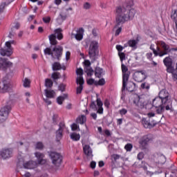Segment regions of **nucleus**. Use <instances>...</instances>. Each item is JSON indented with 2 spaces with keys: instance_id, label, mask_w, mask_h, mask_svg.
I'll list each match as a JSON object with an SVG mask.
<instances>
[{
  "instance_id": "obj_6",
  "label": "nucleus",
  "mask_w": 177,
  "mask_h": 177,
  "mask_svg": "<svg viewBox=\"0 0 177 177\" xmlns=\"http://www.w3.org/2000/svg\"><path fill=\"white\" fill-rule=\"evenodd\" d=\"M99 41L93 40L90 42L88 48V56L91 60H96V56H99Z\"/></svg>"
},
{
  "instance_id": "obj_53",
  "label": "nucleus",
  "mask_w": 177,
  "mask_h": 177,
  "mask_svg": "<svg viewBox=\"0 0 177 177\" xmlns=\"http://www.w3.org/2000/svg\"><path fill=\"white\" fill-rule=\"evenodd\" d=\"M42 19L44 23H46V24L50 23V17H43Z\"/></svg>"
},
{
  "instance_id": "obj_41",
  "label": "nucleus",
  "mask_w": 177,
  "mask_h": 177,
  "mask_svg": "<svg viewBox=\"0 0 177 177\" xmlns=\"http://www.w3.org/2000/svg\"><path fill=\"white\" fill-rule=\"evenodd\" d=\"M51 78H53V80H59V78H60V73L59 72L53 73L51 75Z\"/></svg>"
},
{
  "instance_id": "obj_61",
  "label": "nucleus",
  "mask_w": 177,
  "mask_h": 177,
  "mask_svg": "<svg viewBox=\"0 0 177 177\" xmlns=\"http://www.w3.org/2000/svg\"><path fill=\"white\" fill-rule=\"evenodd\" d=\"M97 113H98V114H103V106L97 108Z\"/></svg>"
},
{
  "instance_id": "obj_35",
  "label": "nucleus",
  "mask_w": 177,
  "mask_h": 177,
  "mask_svg": "<svg viewBox=\"0 0 177 177\" xmlns=\"http://www.w3.org/2000/svg\"><path fill=\"white\" fill-rule=\"evenodd\" d=\"M13 2V0L11 1L3 2L0 5V15L3 12V9H5V6H8V5H10Z\"/></svg>"
},
{
  "instance_id": "obj_46",
  "label": "nucleus",
  "mask_w": 177,
  "mask_h": 177,
  "mask_svg": "<svg viewBox=\"0 0 177 177\" xmlns=\"http://www.w3.org/2000/svg\"><path fill=\"white\" fill-rule=\"evenodd\" d=\"M140 39V37H139V35H137L136 37V39L133 40V49H136V44H138Z\"/></svg>"
},
{
  "instance_id": "obj_26",
  "label": "nucleus",
  "mask_w": 177,
  "mask_h": 177,
  "mask_svg": "<svg viewBox=\"0 0 177 177\" xmlns=\"http://www.w3.org/2000/svg\"><path fill=\"white\" fill-rule=\"evenodd\" d=\"M85 122H86V116H85V115H80L76 119V124H80V125H84Z\"/></svg>"
},
{
  "instance_id": "obj_10",
  "label": "nucleus",
  "mask_w": 177,
  "mask_h": 177,
  "mask_svg": "<svg viewBox=\"0 0 177 177\" xmlns=\"http://www.w3.org/2000/svg\"><path fill=\"white\" fill-rule=\"evenodd\" d=\"M151 140H153V136L151 134H148L141 138L139 143L142 149L146 150L149 146V142H151Z\"/></svg>"
},
{
  "instance_id": "obj_45",
  "label": "nucleus",
  "mask_w": 177,
  "mask_h": 177,
  "mask_svg": "<svg viewBox=\"0 0 177 177\" xmlns=\"http://www.w3.org/2000/svg\"><path fill=\"white\" fill-rule=\"evenodd\" d=\"M71 127L72 131H77V130L80 131V126H78L77 123H73Z\"/></svg>"
},
{
  "instance_id": "obj_55",
  "label": "nucleus",
  "mask_w": 177,
  "mask_h": 177,
  "mask_svg": "<svg viewBox=\"0 0 177 177\" xmlns=\"http://www.w3.org/2000/svg\"><path fill=\"white\" fill-rule=\"evenodd\" d=\"M91 108L93 109V110H97V105H96V103H95V102H91Z\"/></svg>"
},
{
  "instance_id": "obj_62",
  "label": "nucleus",
  "mask_w": 177,
  "mask_h": 177,
  "mask_svg": "<svg viewBox=\"0 0 177 177\" xmlns=\"http://www.w3.org/2000/svg\"><path fill=\"white\" fill-rule=\"evenodd\" d=\"M90 167H91V168H92V169H95V168H96V162L91 161V162L90 164Z\"/></svg>"
},
{
  "instance_id": "obj_47",
  "label": "nucleus",
  "mask_w": 177,
  "mask_h": 177,
  "mask_svg": "<svg viewBox=\"0 0 177 177\" xmlns=\"http://www.w3.org/2000/svg\"><path fill=\"white\" fill-rule=\"evenodd\" d=\"M160 46L164 49V50H169V46L167 44H165V42L164 41L160 42Z\"/></svg>"
},
{
  "instance_id": "obj_31",
  "label": "nucleus",
  "mask_w": 177,
  "mask_h": 177,
  "mask_svg": "<svg viewBox=\"0 0 177 177\" xmlns=\"http://www.w3.org/2000/svg\"><path fill=\"white\" fill-rule=\"evenodd\" d=\"M76 74L77 76L76 81H80V78H82V80H84V77L82 75H84V70H82V68H77L76 70Z\"/></svg>"
},
{
  "instance_id": "obj_50",
  "label": "nucleus",
  "mask_w": 177,
  "mask_h": 177,
  "mask_svg": "<svg viewBox=\"0 0 177 177\" xmlns=\"http://www.w3.org/2000/svg\"><path fill=\"white\" fill-rule=\"evenodd\" d=\"M97 107H103V102L100 98H97Z\"/></svg>"
},
{
  "instance_id": "obj_22",
  "label": "nucleus",
  "mask_w": 177,
  "mask_h": 177,
  "mask_svg": "<svg viewBox=\"0 0 177 177\" xmlns=\"http://www.w3.org/2000/svg\"><path fill=\"white\" fill-rule=\"evenodd\" d=\"M122 24H120V25H118V23L115 22V26L113 27V31H115V37H118V35L121 34V32L122 31Z\"/></svg>"
},
{
  "instance_id": "obj_18",
  "label": "nucleus",
  "mask_w": 177,
  "mask_h": 177,
  "mask_svg": "<svg viewBox=\"0 0 177 177\" xmlns=\"http://www.w3.org/2000/svg\"><path fill=\"white\" fill-rule=\"evenodd\" d=\"M76 34H72L75 38L76 41H82L84 39V32H85V30H84V28H79L77 31Z\"/></svg>"
},
{
  "instance_id": "obj_39",
  "label": "nucleus",
  "mask_w": 177,
  "mask_h": 177,
  "mask_svg": "<svg viewBox=\"0 0 177 177\" xmlns=\"http://www.w3.org/2000/svg\"><path fill=\"white\" fill-rule=\"evenodd\" d=\"M128 46L133 49V39H130L126 44H124V48H128Z\"/></svg>"
},
{
  "instance_id": "obj_29",
  "label": "nucleus",
  "mask_w": 177,
  "mask_h": 177,
  "mask_svg": "<svg viewBox=\"0 0 177 177\" xmlns=\"http://www.w3.org/2000/svg\"><path fill=\"white\" fill-rule=\"evenodd\" d=\"M142 125L146 129H150L153 128V127H154V125H156V124H152L151 123H150V120L144 119V120H142Z\"/></svg>"
},
{
  "instance_id": "obj_59",
  "label": "nucleus",
  "mask_w": 177,
  "mask_h": 177,
  "mask_svg": "<svg viewBox=\"0 0 177 177\" xmlns=\"http://www.w3.org/2000/svg\"><path fill=\"white\" fill-rule=\"evenodd\" d=\"M171 19H172L173 20H176V19H177L176 10H174V13L171 14Z\"/></svg>"
},
{
  "instance_id": "obj_42",
  "label": "nucleus",
  "mask_w": 177,
  "mask_h": 177,
  "mask_svg": "<svg viewBox=\"0 0 177 177\" xmlns=\"http://www.w3.org/2000/svg\"><path fill=\"white\" fill-rule=\"evenodd\" d=\"M118 52H119V53H122V50H124V49H125V44H124V46H121V45H116L115 46Z\"/></svg>"
},
{
  "instance_id": "obj_52",
  "label": "nucleus",
  "mask_w": 177,
  "mask_h": 177,
  "mask_svg": "<svg viewBox=\"0 0 177 177\" xmlns=\"http://www.w3.org/2000/svg\"><path fill=\"white\" fill-rule=\"evenodd\" d=\"M83 8H84V9H86V10H88V9H91V3L86 2L83 5Z\"/></svg>"
},
{
  "instance_id": "obj_49",
  "label": "nucleus",
  "mask_w": 177,
  "mask_h": 177,
  "mask_svg": "<svg viewBox=\"0 0 177 177\" xmlns=\"http://www.w3.org/2000/svg\"><path fill=\"white\" fill-rule=\"evenodd\" d=\"M132 145L131 144H127L125 146H124V149L125 150H127V151H131V150H132Z\"/></svg>"
},
{
  "instance_id": "obj_4",
  "label": "nucleus",
  "mask_w": 177,
  "mask_h": 177,
  "mask_svg": "<svg viewBox=\"0 0 177 177\" xmlns=\"http://www.w3.org/2000/svg\"><path fill=\"white\" fill-rule=\"evenodd\" d=\"M119 57L122 62V91H128L129 92H133V82H128L129 80V75H131V72L128 71V67L122 63L124 60H125V53H118Z\"/></svg>"
},
{
  "instance_id": "obj_40",
  "label": "nucleus",
  "mask_w": 177,
  "mask_h": 177,
  "mask_svg": "<svg viewBox=\"0 0 177 177\" xmlns=\"http://www.w3.org/2000/svg\"><path fill=\"white\" fill-rule=\"evenodd\" d=\"M177 176V169L175 170H173L171 173V174H169V173L166 172L165 173V177H171V176Z\"/></svg>"
},
{
  "instance_id": "obj_12",
  "label": "nucleus",
  "mask_w": 177,
  "mask_h": 177,
  "mask_svg": "<svg viewBox=\"0 0 177 177\" xmlns=\"http://www.w3.org/2000/svg\"><path fill=\"white\" fill-rule=\"evenodd\" d=\"M10 111V106H3L0 109V123L4 122L8 120V117L9 115V113Z\"/></svg>"
},
{
  "instance_id": "obj_15",
  "label": "nucleus",
  "mask_w": 177,
  "mask_h": 177,
  "mask_svg": "<svg viewBox=\"0 0 177 177\" xmlns=\"http://www.w3.org/2000/svg\"><path fill=\"white\" fill-rule=\"evenodd\" d=\"M66 129V124L64 122H61L59 124V129L56 131V140L60 142V139L63 138V131Z\"/></svg>"
},
{
  "instance_id": "obj_37",
  "label": "nucleus",
  "mask_w": 177,
  "mask_h": 177,
  "mask_svg": "<svg viewBox=\"0 0 177 177\" xmlns=\"http://www.w3.org/2000/svg\"><path fill=\"white\" fill-rule=\"evenodd\" d=\"M140 88L145 91H149V89H150V84L147 82H142L140 85Z\"/></svg>"
},
{
  "instance_id": "obj_56",
  "label": "nucleus",
  "mask_w": 177,
  "mask_h": 177,
  "mask_svg": "<svg viewBox=\"0 0 177 177\" xmlns=\"http://www.w3.org/2000/svg\"><path fill=\"white\" fill-rule=\"evenodd\" d=\"M87 84H88V85H93V84H96V82H95L94 79H88L87 80Z\"/></svg>"
},
{
  "instance_id": "obj_60",
  "label": "nucleus",
  "mask_w": 177,
  "mask_h": 177,
  "mask_svg": "<svg viewBox=\"0 0 177 177\" xmlns=\"http://www.w3.org/2000/svg\"><path fill=\"white\" fill-rule=\"evenodd\" d=\"M143 157H145V154H143V152H140L138 154V160H143Z\"/></svg>"
},
{
  "instance_id": "obj_44",
  "label": "nucleus",
  "mask_w": 177,
  "mask_h": 177,
  "mask_svg": "<svg viewBox=\"0 0 177 177\" xmlns=\"http://www.w3.org/2000/svg\"><path fill=\"white\" fill-rule=\"evenodd\" d=\"M35 147L38 150H42V149H44V144L41 142H38L36 143Z\"/></svg>"
},
{
  "instance_id": "obj_16",
  "label": "nucleus",
  "mask_w": 177,
  "mask_h": 177,
  "mask_svg": "<svg viewBox=\"0 0 177 177\" xmlns=\"http://www.w3.org/2000/svg\"><path fill=\"white\" fill-rule=\"evenodd\" d=\"M13 66V64L6 58H0V70H3V71H6V68L9 67H12Z\"/></svg>"
},
{
  "instance_id": "obj_30",
  "label": "nucleus",
  "mask_w": 177,
  "mask_h": 177,
  "mask_svg": "<svg viewBox=\"0 0 177 177\" xmlns=\"http://www.w3.org/2000/svg\"><path fill=\"white\" fill-rule=\"evenodd\" d=\"M70 136H71V139L73 140V142H78V140L81 139V136L80 135V133H71Z\"/></svg>"
},
{
  "instance_id": "obj_3",
  "label": "nucleus",
  "mask_w": 177,
  "mask_h": 177,
  "mask_svg": "<svg viewBox=\"0 0 177 177\" xmlns=\"http://www.w3.org/2000/svg\"><path fill=\"white\" fill-rule=\"evenodd\" d=\"M35 156L36 158H37V162L34 160H29L24 162V159L21 158L18 159L19 160L17 163V167L19 168H21L22 165L25 169H35V168L38 167V164L40 165H44V164H46V159H44L45 157L44 153L36 152L35 153Z\"/></svg>"
},
{
  "instance_id": "obj_11",
  "label": "nucleus",
  "mask_w": 177,
  "mask_h": 177,
  "mask_svg": "<svg viewBox=\"0 0 177 177\" xmlns=\"http://www.w3.org/2000/svg\"><path fill=\"white\" fill-rule=\"evenodd\" d=\"M147 78L145 71H135L133 73V80L136 82H143Z\"/></svg>"
},
{
  "instance_id": "obj_38",
  "label": "nucleus",
  "mask_w": 177,
  "mask_h": 177,
  "mask_svg": "<svg viewBox=\"0 0 177 177\" xmlns=\"http://www.w3.org/2000/svg\"><path fill=\"white\" fill-rule=\"evenodd\" d=\"M45 86H46V88H52V86H53V82H52V80L46 79Z\"/></svg>"
},
{
  "instance_id": "obj_1",
  "label": "nucleus",
  "mask_w": 177,
  "mask_h": 177,
  "mask_svg": "<svg viewBox=\"0 0 177 177\" xmlns=\"http://www.w3.org/2000/svg\"><path fill=\"white\" fill-rule=\"evenodd\" d=\"M63 29L58 28L54 30V34H51L48 36V39L50 45L55 47L52 48H46L44 50L45 56H51L53 59L60 60V57L63 55V47L61 46H56L57 40L62 41L63 39ZM57 38V39H56Z\"/></svg>"
},
{
  "instance_id": "obj_48",
  "label": "nucleus",
  "mask_w": 177,
  "mask_h": 177,
  "mask_svg": "<svg viewBox=\"0 0 177 177\" xmlns=\"http://www.w3.org/2000/svg\"><path fill=\"white\" fill-rule=\"evenodd\" d=\"M58 91H60L61 92H64V91H66V84H60L58 86Z\"/></svg>"
},
{
  "instance_id": "obj_19",
  "label": "nucleus",
  "mask_w": 177,
  "mask_h": 177,
  "mask_svg": "<svg viewBox=\"0 0 177 177\" xmlns=\"http://www.w3.org/2000/svg\"><path fill=\"white\" fill-rule=\"evenodd\" d=\"M167 67V73H169L170 74H172V77L174 80H176V77L175 75H177V64H176V69L172 66V65L166 66Z\"/></svg>"
},
{
  "instance_id": "obj_14",
  "label": "nucleus",
  "mask_w": 177,
  "mask_h": 177,
  "mask_svg": "<svg viewBox=\"0 0 177 177\" xmlns=\"http://www.w3.org/2000/svg\"><path fill=\"white\" fill-rule=\"evenodd\" d=\"M13 155V150L9 148H5L0 151V157L3 158V160H8V158H10Z\"/></svg>"
},
{
  "instance_id": "obj_32",
  "label": "nucleus",
  "mask_w": 177,
  "mask_h": 177,
  "mask_svg": "<svg viewBox=\"0 0 177 177\" xmlns=\"http://www.w3.org/2000/svg\"><path fill=\"white\" fill-rule=\"evenodd\" d=\"M62 19V21H64L66 19H67V12L62 11L59 13L58 18L57 19V21Z\"/></svg>"
},
{
  "instance_id": "obj_33",
  "label": "nucleus",
  "mask_w": 177,
  "mask_h": 177,
  "mask_svg": "<svg viewBox=\"0 0 177 177\" xmlns=\"http://www.w3.org/2000/svg\"><path fill=\"white\" fill-rule=\"evenodd\" d=\"M163 63L166 67L168 66H172V59L169 57H167L163 59Z\"/></svg>"
},
{
  "instance_id": "obj_9",
  "label": "nucleus",
  "mask_w": 177,
  "mask_h": 177,
  "mask_svg": "<svg viewBox=\"0 0 177 177\" xmlns=\"http://www.w3.org/2000/svg\"><path fill=\"white\" fill-rule=\"evenodd\" d=\"M49 157L52 160V163L56 167H59L62 164V161H63V156L57 152H49Z\"/></svg>"
},
{
  "instance_id": "obj_64",
  "label": "nucleus",
  "mask_w": 177,
  "mask_h": 177,
  "mask_svg": "<svg viewBox=\"0 0 177 177\" xmlns=\"http://www.w3.org/2000/svg\"><path fill=\"white\" fill-rule=\"evenodd\" d=\"M70 56H71V53L70 51H66V60L70 59Z\"/></svg>"
},
{
  "instance_id": "obj_34",
  "label": "nucleus",
  "mask_w": 177,
  "mask_h": 177,
  "mask_svg": "<svg viewBox=\"0 0 177 177\" xmlns=\"http://www.w3.org/2000/svg\"><path fill=\"white\" fill-rule=\"evenodd\" d=\"M85 73L87 74L88 77H92V75H93V69L88 66L85 68Z\"/></svg>"
},
{
  "instance_id": "obj_25",
  "label": "nucleus",
  "mask_w": 177,
  "mask_h": 177,
  "mask_svg": "<svg viewBox=\"0 0 177 177\" xmlns=\"http://www.w3.org/2000/svg\"><path fill=\"white\" fill-rule=\"evenodd\" d=\"M95 75L97 77V78H102V77L104 75V71H103V68L100 67H96L95 71Z\"/></svg>"
},
{
  "instance_id": "obj_54",
  "label": "nucleus",
  "mask_w": 177,
  "mask_h": 177,
  "mask_svg": "<svg viewBox=\"0 0 177 177\" xmlns=\"http://www.w3.org/2000/svg\"><path fill=\"white\" fill-rule=\"evenodd\" d=\"M104 106H105L107 109H110V101L109 100H105L104 102Z\"/></svg>"
},
{
  "instance_id": "obj_13",
  "label": "nucleus",
  "mask_w": 177,
  "mask_h": 177,
  "mask_svg": "<svg viewBox=\"0 0 177 177\" xmlns=\"http://www.w3.org/2000/svg\"><path fill=\"white\" fill-rule=\"evenodd\" d=\"M12 89V84L8 80L0 82V93H8Z\"/></svg>"
},
{
  "instance_id": "obj_23",
  "label": "nucleus",
  "mask_w": 177,
  "mask_h": 177,
  "mask_svg": "<svg viewBox=\"0 0 177 177\" xmlns=\"http://www.w3.org/2000/svg\"><path fill=\"white\" fill-rule=\"evenodd\" d=\"M53 71H59V70H66V66H62L59 62H54L52 65Z\"/></svg>"
},
{
  "instance_id": "obj_57",
  "label": "nucleus",
  "mask_w": 177,
  "mask_h": 177,
  "mask_svg": "<svg viewBox=\"0 0 177 177\" xmlns=\"http://www.w3.org/2000/svg\"><path fill=\"white\" fill-rule=\"evenodd\" d=\"M120 158H121V156H120L118 154H113L112 156V158L114 159V161H117V160H120Z\"/></svg>"
},
{
  "instance_id": "obj_8",
  "label": "nucleus",
  "mask_w": 177,
  "mask_h": 177,
  "mask_svg": "<svg viewBox=\"0 0 177 177\" xmlns=\"http://www.w3.org/2000/svg\"><path fill=\"white\" fill-rule=\"evenodd\" d=\"M12 44H15L13 40L6 41L4 48L0 50V55L1 56H12V53H13L12 51Z\"/></svg>"
},
{
  "instance_id": "obj_21",
  "label": "nucleus",
  "mask_w": 177,
  "mask_h": 177,
  "mask_svg": "<svg viewBox=\"0 0 177 177\" xmlns=\"http://www.w3.org/2000/svg\"><path fill=\"white\" fill-rule=\"evenodd\" d=\"M133 98V103L136 104V106H138V107H142V106H143V100L140 98V96H139L138 94H134Z\"/></svg>"
},
{
  "instance_id": "obj_5",
  "label": "nucleus",
  "mask_w": 177,
  "mask_h": 177,
  "mask_svg": "<svg viewBox=\"0 0 177 177\" xmlns=\"http://www.w3.org/2000/svg\"><path fill=\"white\" fill-rule=\"evenodd\" d=\"M167 106H168V104L165 103V100H162L161 98L156 97L153 100L152 103L148 102L145 105V109H147V110H150V109L156 110V114L162 115V117H164L162 113H164L165 110H167Z\"/></svg>"
},
{
  "instance_id": "obj_7",
  "label": "nucleus",
  "mask_w": 177,
  "mask_h": 177,
  "mask_svg": "<svg viewBox=\"0 0 177 177\" xmlns=\"http://www.w3.org/2000/svg\"><path fill=\"white\" fill-rule=\"evenodd\" d=\"M162 100H165V103L167 105V110H172V100H171V97H169V94H168V92L165 91V89H162L159 93V96L158 97Z\"/></svg>"
},
{
  "instance_id": "obj_20",
  "label": "nucleus",
  "mask_w": 177,
  "mask_h": 177,
  "mask_svg": "<svg viewBox=\"0 0 177 177\" xmlns=\"http://www.w3.org/2000/svg\"><path fill=\"white\" fill-rule=\"evenodd\" d=\"M83 150H84V154H86V156H87L88 157H89L90 158H92V157H93V151H92V148H91V146L86 145L83 147Z\"/></svg>"
},
{
  "instance_id": "obj_27",
  "label": "nucleus",
  "mask_w": 177,
  "mask_h": 177,
  "mask_svg": "<svg viewBox=\"0 0 177 177\" xmlns=\"http://www.w3.org/2000/svg\"><path fill=\"white\" fill-rule=\"evenodd\" d=\"M66 99H68V94L64 93L57 97V103L58 104H63V102H64Z\"/></svg>"
},
{
  "instance_id": "obj_51",
  "label": "nucleus",
  "mask_w": 177,
  "mask_h": 177,
  "mask_svg": "<svg viewBox=\"0 0 177 177\" xmlns=\"http://www.w3.org/2000/svg\"><path fill=\"white\" fill-rule=\"evenodd\" d=\"M141 168H142L144 171H147V163H146L145 162H142Z\"/></svg>"
},
{
  "instance_id": "obj_24",
  "label": "nucleus",
  "mask_w": 177,
  "mask_h": 177,
  "mask_svg": "<svg viewBox=\"0 0 177 177\" xmlns=\"http://www.w3.org/2000/svg\"><path fill=\"white\" fill-rule=\"evenodd\" d=\"M44 92H45V95L47 98L53 99V97L56 96V93L53 90L45 89Z\"/></svg>"
},
{
  "instance_id": "obj_28",
  "label": "nucleus",
  "mask_w": 177,
  "mask_h": 177,
  "mask_svg": "<svg viewBox=\"0 0 177 177\" xmlns=\"http://www.w3.org/2000/svg\"><path fill=\"white\" fill-rule=\"evenodd\" d=\"M151 50L153 51V53L155 56H160V57H162V56H165L167 55V53H159L157 52V50L154 48V44H151L150 46Z\"/></svg>"
},
{
  "instance_id": "obj_58",
  "label": "nucleus",
  "mask_w": 177,
  "mask_h": 177,
  "mask_svg": "<svg viewBox=\"0 0 177 177\" xmlns=\"http://www.w3.org/2000/svg\"><path fill=\"white\" fill-rule=\"evenodd\" d=\"M160 160H162V161L159 162V164H165V161H167V159L165 158V156L162 155L160 156Z\"/></svg>"
},
{
  "instance_id": "obj_2",
  "label": "nucleus",
  "mask_w": 177,
  "mask_h": 177,
  "mask_svg": "<svg viewBox=\"0 0 177 177\" xmlns=\"http://www.w3.org/2000/svg\"><path fill=\"white\" fill-rule=\"evenodd\" d=\"M114 13L115 23H118V26L124 24L125 21L131 20V18L133 16V0L126 1L124 6H116Z\"/></svg>"
},
{
  "instance_id": "obj_43",
  "label": "nucleus",
  "mask_w": 177,
  "mask_h": 177,
  "mask_svg": "<svg viewBox=\"0 0 177 177\" xmlns=\"http://www.w3.org/2000/svg\"><path fill=\"white\" fill-rule=\"evenodd\" d=\"M104 84H106V80H104V78H102L97 82H95V85H99L100 86H103Z\"/></svg>"
},
{
  "instance_id": "obj_36",
  "label": "nucleus",
  "mask_w": 177,
  "mask_h": 177,
  "mask_svg": "<svg viewBox=\"0 0 177 177\" xmlns=\"http://www.w3.org/2000/svg\"><path fill=\"white\" fill-rule=\"evenodd\" d=\"M31 84V81L30 80V79L26 77L24 80H23V85L24 88H30V85Z\"/></svg>"
},
{
  "instance_id": "obj_63",
  "label": "nucleus",
  "mask_w": 177,
  "mask_h": 177,
  "mask_svg": "<svg viewBox=\"0 0 177 177\" xmlns=\"http://www.w3.org/2000/svg\"><path fill=\"white\" fill-rule=\"evenodd\" d=\"M127 113H128V111H127V109H122L120 111V113L121 114V115H125Z\"/></svg>"
},
{
  "instance_id": "obj_17",
  "label": "nucleus",
  "mask_w": 177,
  "mask_h": 177,
  "mask_svg": "<svg viewBox=\"0 0 177 177\" xmlns=\"http://www.w3.org/2000/svg\"><path fill=\"white\" fill-rule=\"evenodd\" d=\"M76 84L79 85L76 88V94L80 95L84 90V84H85V81L84 79H82V77H80L79 80H76Z\"/></svg>"
}]
</instances>
